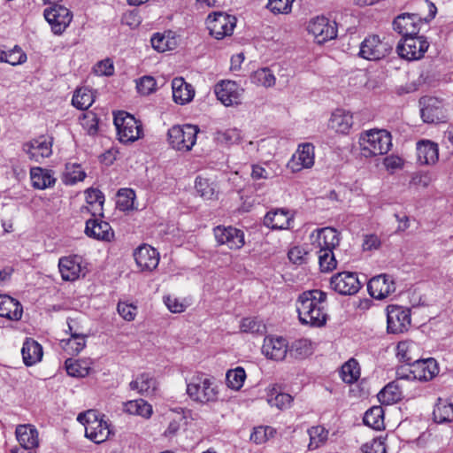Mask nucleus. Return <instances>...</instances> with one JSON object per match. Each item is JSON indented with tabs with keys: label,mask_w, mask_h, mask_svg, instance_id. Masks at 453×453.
<instances>
[{
	"label": "nucleus",
	"mask_w": 453,
	"mask_h": 453,
	"mask_svg": "<svg viewBox=\"0 0 453 453\" xmlns=\"http://www.w3.org/2000/svg\"><path fill=\"white\" fill-rule=\"evenodd\" d=\"M85 234L88 237L108 242L114 236L110 224L96 218L89 219L86 221Z\"/></svg>",
	"instance_id": "obj_25"
},
{
	"label": "nucleus",
	"mask_w": 453,
	"mask_h": 453,
	"mask_svg": "<svg viewBox=\"0 0 453 453\" xmlns=\"http://www.w3.org/2000/svg\"><path fill=\"white\" fill-rule=\"evenodd\" d=\"M65 365L68 375L83 378L89 373L92 361L90 359L73 360L69 358L65 360Z\"/></svg>",
	"instance_id": "obj_39"
},
{
	"label": "nucleus",
	"mask_w": 453,
	"mask_h": 453,
	"mask_svg": "<svg viewBox=\"0 0 453 453\" xmlns=\"http://www.w3.org/2000/svg\"><path fill=\"white\" fill-rule=\"evenodd\" d=\"M44 18L55 35H62L73 19L72 12L63 5L55 4L44 10Z\"/></svg>",
	"instance_id": "obj_12"
},
{
	"label": "nucleus",
	"mask_w": 453,
	"mask_h": 453,
	"mask_svg": "<svg viewBox=\"0 0 453 453\" xmlns=\"http://www.w3.org/2000/svg\"><path fill=\"white\" fill-rule=\"evenodd\" d=\"M316 242L319 250L333 251L340 243V233L333 227H324L318 231Z\"/></svg>",
	"instance_id": "obj_32"
},
{
	"label": "nucleus",
	"mask_w": 453,
	"mask_h": 453,
	"mask_svg": "<svg viewBox=\"0 0 453 453\" xmlns=\"http://www.w3.org/2000/svg\"><path fill=\"white\" fill-rule=\"evenodd\" d=\"M367 288L370 296L378 300L388 297L395 290L394 281L387 274L372 277L368 282Z\"/></svg>",
	"instance_id": "obj_22"
},
{
	"label": "nucleus",
	"mask_w": 453,
	"mask_h": 453,
	"mask_svg": "<svg viewBox=\"0 0 453 453\" xmlns=\"http://www.w3.org/2000/svg\"><path fill=\"white\" fill-rule=\"evenodd\" d=\"M134 257L141 271L152 272L157 267L159 263L158 252L156 249L147 244L138 247L134 252Z\"/></svg>",
	"instance_id": "obj_21"
},
{
	"label": "nucleus",
	"mask_w": 453,
	"mask_h": 453,
	"mask_svg": "<svg viewBox=\"0 0 453 453\" xmlns=\"http://www.w3.org/2000/svg\"><path fill=\"white\" fill-rule=\"evenodd\" d=\"M86 177V173L81 169L79 165H73L72 171L69 166H66V172L64 174L63 181L67 185L75 184L78 181H81Z\"/></svg>",
	"instance_id": "obj_56"
},
{
	"label": "nucleus",
	"mask_w": 453,
	"mask_h": 453,
	"mask_svg": "<svg viewBox=\"0 0 453 453\" xmlns=\"http://www.w3.org/2000/svg\"><path fill=\"white\" fill-rule=\"evenodd\" d=\"M123 411L130 415L150 418L153 414L152 405L143 399L127 401L124 403Z\"/></svg>",
	"instance_id": "obj_38"
},
{
	"label": "nucleus",
	"mask_w": 453,
	"mask_h": 453,
	"mask_svg": "<svg viewBox=\"0 0 453 453\" xmlns=\"http://www.w3.org/2000/svg\"><path fill=\"white\" fill-rule=\"evenodd\" d=\"M387 333L391 334H404L411 326V309L396 304H389L386 308Z\"/></svg>",
	"instance_id": "obj_7"
},
{
	"label": "nucleus",
	"mask_w": 453,
	"mask_h": 453,
	"mask_svg": "<svg viewBox=\"0 0 453 453\" xmlns=\"http://www.w3.org/2000/svg\"><path fill=\"white\" fill-rule=\"evenodd\" d=\"M114 125L121 143H132L143 136L141 121L127 111H120L114 114Z\"/></svg>",
	"instance_id": "obj_3"
},
{
	"label": "nucleus",
	"mask_w": 453,
	"mask_h": 453,
	"mask_svg": "<svg viewBox=\"0 0 453 453\" xmlns=\"http://www.w3.org/2000/svg\"><path fill=\"white\" fill-rule=\"evenodd\" d=\"M134 192L132 189L125 188L118 191L117 205L121 211L130 209L134 204Z\"/></svg>",
	"instance_id": "obj_54"
},
{
	"label": "nucleus",
	"mask_w": 453,
	"mask_h": 453,
	"mask_svg": "<svg viewBox=\"0 0 453 453\" xmlns=\"http://www.w3.org/2000/svg\"><path fill=\"white\" fill-rule=\"evenodd\" d=\"M23 361L26 365L31 366L39 362L42 357V346L33 339H27L21 349Z\"/></svg>",
	"instance_id": "obj_35"
},
{
	"label": "nucleus",
	"mask_w": 453,
	"mask_h": 453,
	"mask_svg": "<svg viewBox=\"0 0 453 453\" xmlns=\"http://www.w3.org/2000/svg\"><path fill=\"white\" fill-rule=\"evenodd\" d=\"M288 342L283 337L266 336L262 346V353L270 359L283 360L288 353Z\"/></svg>",
	"instance_id": "obj_23"
},
{
	"label": "nucleus",
	"mask_w": 453,
	"mask_h": 453,
	"mask_svg": "<svg viewBox=\"0 0 453 453\" xmlns=\"http://www.w3.org/2000/svg\"><path fill=\"white\" fill-rule=\"evenodd\" d=\"M243 91V88L233 81H222L215 86L217 98L225 106L240 104Z\"/></svg>",
	"instance_id": "obj_15"
},
{
	"label": "nucleus",
	"mask_w": 453,
	"mask_h": 453,
	"mask_svg": "<svg viewBox=\"0 0 453 453\" xmlns=\"http://www.w3.org/2000/svg\"><path fill=\"white\" fill-rule=\"evenodd\" d=\"M308 253L303 248L295 246L288 250V257L289 260L296 265H302L306 261V256Z\"/></svg>",
	"instance_id": "obj_62"
},
{
	"label": "nucleus",
	"mask_w": 453,
	"mask_h": 453,
	"mask_svg": "<svg viewBox=\"0 0 453 453\" xmlns=\"http://www.w3.org/2000/svg\"><path fill=\"white\" fill-rule=\"evenodd\" d=\"M117 310L119 314L127 321H132L134 319L136 315V306L124 302H119L117 306Z\"/></svg>",
	"instance_id": "obj_61"
},
{
	"label": "nucleus",
	"mask_w": 453,
	"mask_h": 453,
	"mask_svg": "<svg viewBox=\"0 0 453 453\" xmlns=\"http://www.w3.org/2000/svg\"><path fill=\"white\" fill-rule=\"evenodd\" d=\"M59 272L62 279L66 281L77 280L81 272L80 258L77 257H65L59 259Z\"/></svg>",
	"instance_id": "obj_31"
},
{
	"label": "nucleus",
	"mask_w": 453,
	"mask_h": 453,
	"mask_svg": "<svg viewBox=\"0 0 453 453\" xmlns=\"http://www.w3.org/2000/svg\"><path fill=\"white\" fill-rule=\"evenodd\" d=\"M30 179L32 186L36 189H45L52 187L56 182L52 171L42 167H32Z\"/></svg>",
	"instance_id": "obj_34"
},
{
	"label": "nucleus",
	"mask_w": 453,
	"mask_h": 453,
	"mask_svg": "<svg viewBox=\"0 0 453 453\" xmlns=\"http://www.w3.org/2000/svg\"><path fill=\"white\" fill-rule=\"evenodd\" d=\"M214 235L219 244L226 245L231 250L240 249L244 244L243 233L232 226H219L214 228Z\"/></svg>",
	"instance_id": "obj_20"
},
{
	"label": "nucleus",
	"mask_w": 453,
	"mask_h": 453,
	"mask_svg": "<svg viewBox=\"0 0 453 453\" xmlns=\"http://www.w3.org/2000/svg\"><path fill=\"white\" fill-rule=\"evenodd\" d=\"M353 125V116L343 109H336L331 115L328 127L337 133L347 134Z\"/></svg>",
	"instance_id": "obj_30"
},
{
	"label": "nucleus",
	"mask_w": 453,
	"mask_h": 453,
	"mask_svg": "<svg viewBox=\"0 0 453 453\" xmlns=\"http://www.w3.org/2000/svg\"><path fill=\"white\" fill-rule=\"evenodd\" d=\"M314 146L311 143L302 144L292 156L288 167L293 173L300 172L304 168H311L314 165Z\"/></svg>",
	"instance_id": "obj_18"
},
{
	"label": "nucleus",
	"mask_w": 453,
	"mask_h": 453,
	"mask_svg": "<svg viewBox=\"0 0 453 453\" xmlns=\"http://www.w3.org/2000/svg\"><path fill=\"white\" fill-rule=\"evenodd\" d=\"M242 139V132L238 128H228L217 131L215 140L222 145H234L239 143Z\"/></svg>",
	"instance_id": "obj_45"
},
{
	"label": "nucleus",
	"mask_w": 453,
	"mask_h": 453,
	"mask_svg": "<svg viewBox=\"0 0 453 453\" xmlns=\"http://www.w3.org/2000/svg\"><path fill=\"white\" fill-rule=\"evenodd\" d=\"M310 436V449H316L326 443L328 438V431L322 426H312L308 430Z\"/></svg>",
	"instance_id": "obj_46"
},
{
	"label": "nucleus",
	"mask_w": 453,
	"mask_h": 453,
	"mask_svg": "<svg viewBox=\"0 0 453 453\" xmlns=\"http://www.w3.org/2000/svg\"><path fill=\"white\" fill-rule=\"evenodd\" d=\"M421 118L426 123L445 122L448 118L447 104L437 97L426 96L420 99Z\"/></svg>",
	"instance_id": "obj_10"
},
{
	"label": "nucleus",
	"mask_w": 453,
	"mask_h": 453,
	"mask_svg": "<svg viewBox=\"0 0 453 453\" xmlns=\"http://www.w3.org/2000/svg\"><path fill=\"white\" fill-rule=\"evenodd\" d=\"M293 397L287 393L277 392L275 388L268 395L267 402L271 406H275L280 410L287 409L290 406Z\"/></svg>",
	"instance_id": "obj_50"
},
{
	"label": "nucleus",
	"mask_w": 453,
	"mask_h": 453,
	"mask_svg": "<svg viewBox=\"0 0 453 453\" xmlns=\"http://www.w3.org/2000/svg\"><path fill=\"white\" fill-rule=\"evenodd\" d=\"M267 432L273 436L275 430L271 426H258L250 434V440L257 444H261L268 440Z\"/></svg>",
	"instance_id": "obj_58"
},
{
	"label": "nucleus",
	"mask_w": 453,
	"mask_h": 453,
	"mask_svg": "<svg viewBox=\"0 0 453 453\" xmlns=\"http://www.w3.org/2000/svg\"><path fill=\"white\" fill-rule=\"evenodd\" d=\"M319 263L322 272H329L336 268L337 262L333 251H319Z\"/></svg>",
	"instance_id": "obj_55"
},
{
	"label": "nucleus",
	"mask_w": 453,
	"mask_h": 453,
	"mask_svg": "<svg viewBox=\"0 0 453 453\" xmlns=\"http://www.w3.org/2000/svg\"><path fill=\"white\" fill-rule=\"evenodd\" d=\"M391 51L392 46L388 42L377 35H371L361 42L358 55L366 60L377 61L388 56Z\"/></svg>",
	"instance_id": "obj_9"
},
{
	"label": "nucleus",
	"mask_w": 453,
	"mask_h": 453,
	"mask_svg": "<svg viewBox=\"0 0 453 453\" xmlns=\"http://www.w3.org/2000/svg\"><path fill=\"white\" fill-rule=\"evenodd\" d=\"M360 376V369L355 359L346 362L341 369V377L348 384H352L357 380Z\"/></svg>",
	"instance_id": "obj_48"
},
{
	"label": "nucleus",
	"mask_w": 453,
	"mask_h": 453,
	"mask_svg": "<svg viewBox=\"0 0 453 453\" xmlns=\"http://www.w3.org/2000/svg\"><path fill=\"white\" fill-rule=\"evenodd\" d=\"M289 353L295 358L305 357L311 353V343L305 339L296 341L289 349Z\"/></svg>",
	"instance_id": "obj_52"
},
{
	"label": "nucleus",
	"mask_w": 453,
	"mask_h": 453,
	"mask_svg": "<svg viewBox=\"0 0 453 453\" xmlns=\"http://www.w3.org/2000/svg\"><path fill=\"white\" fill-rule=\"evenodd\" d=\"M411 365V373L412 375H409V377H412L414 380L428 381L439 372L437 362L431 357L423 359L420 356L417 362H413Z\"/></svg>",
	"instance_id": "obj_19"
},
{
	"label": "nucleus",
	"mask_w": 453,
	"mask_h": 453,
	"mask_svg": "<svg viewBox=\"0 0 453 453\" xmlns=\"http://www.w3.org/2000/svg\"><path fill=\"white\" fill-rule=\"evenodd\" d=\"M365 425L375 429L384 428V411L381 406H373L364 415Z\"/></svg>",
	"instance_id": "obj_43"
},
{
	"label": "nucleus",
	"mask_w": 453,
	"mask_h": 453,
	"mask_svg": "<svg viewBox=\"0 0 453 453\" xmlns=\"http://www.w3.org/2000/svg\"><path fill=\"white\" fill-rule=\"evenodd\" d=\"M150 42L153 49L158 52L172 50L177 46V40L172 31L154 34Z\"/></svg>",
	"instance_id": "obj_37"
},
{
	"label": "nucleus",
	"mask_w": 453,
	"mask_h": 453,
	"mask_svg": "<svg viewBox=\"0 0 453 453\" xmlns=\"http://www.w3.org/2000/svg\"><path fill=\"white\" fill-rule=\"evenodd\" d=\"M240 329L243 333L263 334L265 332V326L257 318H244L242 319Z\"/></svg>",
	"instance_id": "obj_51"
},
{
	"label": "nucleus",
	"mask_w": 453,
	"mask_h": 453,
	"mask_svg": "<svg viewBox=\"0 0 453 453\" xmlns=\"http://www.w3.org/2000/svg\"><path fill=\"white\" fill-rule=\"evenodd\" d=\"M418 160L422 165H433L438 161V145L431 141H421L417 143Z\"/></svg>",
	"instance_id": "obj_33"
},
{
	"label": "nucleus",
	"mask_w": 453,
	"mask_h": 453,
	"mask_svg": "<svg viewBox=\"0 0 453 453\" xmlns=\"http://www.w3.org/2000/svg\"><path fill=\"white\" fill-rule=\"evenodd\" d=\"M308 31L320 44L335 38L337 35L336 23L330 21L324 16L312 19L309 23Z\"/></svg>",
	"instance_id": "obj_14"
},
{
	"label": "nucleus",
	"mask_w": 453,
	"mask_h": 453,
	"mask_svg": "<svg viewBox=\"0 0 453 453\" xmlns=\"http://www.w3.org/2000/svg\"><path fill=\"white\" fill-rule=\"evenodd\" d=\"M94 102L93 91L86 87L79 88L75 90L72 104L79 110H87Z\"/></svg>",
	"instance_id": "obj_42"
},
{
	"label": "nucleus",
	"mask_w": 453,
	"mask_h": 453,
	"mask_svg": "<svg viewBox=\"0 0 453 453\" xmlns=\"http://www.w3.org/2000/svg\"><path fill=\"white\" fill-rule=\"evenodd\" d=\"M245 370L241 366L227 371L226 374L227 387L236 391L242 388L245 381Z\"/></svg>",
	"instance_id": "obj_47"
},
{
	"label": "nucleus",
	"mask_w": 453,
	"mask_h": 453,
	"mask_svg": "<svg viewBox=\"0 0 453 453\" xmlns=\"http://www.w3.org/2000/svg\"><path fill=\"white\" fill-rule=\"evenodd\" d=\"M421 24L422 20L417 14L405 12L396 16L392 26L395 32L406 37L418 35Z\"/></svg>",
	"instance_id": "obj_16"
},
{
	"label": "nucleus",
	"mask_w": 453,
	"mask_h": 453,
	"mask_svg": "<svg viewBox=\"0 0 453 453\" xmlns=\"http://www.w3.org/2000/svg\"><path fill=\"white\" fill-rule=\"evenodd\" d=\"M291 221L289 211L284 209L270 211L264 218V225L272 229H288Z\"/></svg>",
	"instance_id": "obj_28"
},
{
	"label": "nucleus",
	"mask_w": 453,
	"mask_h": 453,
	"mask_svg": "<svg viewBox=\"0 0 453 453\" xmlns=\"http://www.w3.org/2000/svg\"><path fill=\"white\" fill-rule=\"evenodd\" d=\"M22 314L23 307L18 300L7 295H0V317L18 321L21 319Z\"/></svg>",
	"instance_id": "obj_27"
},
{
	"label": "nucleus",
	"mask_w": 453,
	"mask_h": 453,
	"mask_svg": "<svg viewBox=\"0 0 453 453\" xmlns=\"http://www.w3.org/2000/svg\"><path fill=\"white\" fill-rule=\"evenodd\" d=\"M434 420L436 423H448L453 421V404L447 400L438 398L433 411Z\"/></svg>",
	"instance_id": "obj_41"
},
{
	"label": "nucleus",
	"mask_w": 453,
	"mask_h": 453,
	"mask_svg": "<svg viewBox=\"0 0 453 453\" xmlns=\"http://www.w3.org/2000/svg\"><path fill=\"white\" fill-rule=\"evenodd\" d=\"M275 81L273 73L268 68L258 69L251 75L252 83L265 88H271L274 86Z\"/></svg>",
	"instance_id": "obj_49"
},
{
	"label": "nucleus",
	"mask_w": 453,
	"mask_h": 453,
	"mask_svg": "<svg viewBox=\"0 0 453 453\" xmlns=\"http://www.w3.org/2000/svg\"><path fill=\"white\" fill-rule=\"evenodd\" d=\"M86 201L90 205L98 203V205L100 207L99 211H101V212L99 214L101 216H103L102 211H103V204L104 203V196L99 189H97V188L87 189L86 190Z\"/></svg>",
	"instance_id": "obj_59"
},
{
	"label": "nucleus",
	"mask_w": 453,
	"mask_h": 453,
	"mask_svg": "<svg viewBox=\"0 0 453 453\" xmlns=\"http://www.w3.org/2000/svg\"><path fill=\"white\" fill-rule=\"evenodd\" d=\"M86 346V334L82 332L72 333V337L65 342V348L78 354Z\"/></svg>",
	"instance_id": "obj_53"
},
{
	"label": "nucleus",
	"mask_w": 453,
	"mask_h": 453,
	"mask_svg": "<svg viewBox=\"0 0 453 453\" xmlns=\"http://www.w3.org/2000/svg\"><path fill=\"white\" fill-rule=\"evenodd\" d=\"M156 81L152 76H142L136 81L137 91L143 96L150 95L156 89Z\"/></svg>",
	"instance_id": "obj_57"
},
{
	"label": "nucleus",
	"mask_w": 453,
	"mask_h": 453,
	"mask_svg": "<svg viewBox=\"0 0 453 453\" xmlns=\"http://www.w3.org/2000/svg\"><path fill=\"white\" fill-rule=\"evenodd\" d=\"M129 386L131 389L137 390L141 395L149 396L156 392L157 382L156 379L149 373H142L134 380H132Z\"/></svg>",
	"instance_id": "obj_36"
},
{
	"label": "nucleus",
	"mask_w": 453,
	"mask_h": 453,
	"mask_svg": "<svg viewBox=\"0 0 453 453\" xmlns=\"http://www.w3.org/2000/svg\"><path fill=\"white\" fill-rule=\"evenodd\" d=\"M27 60L26 54L20 48L15 46L13 49L8 50L7 63L12 65H17L24 63Z\"/></svg>",
	"instance_id": "obj_63"
},
{
	"label": "nucleus",
	"mask_w": 453,
	"mask_h": 453,
	"mask_svg": "<svg viewBox=\"0 0 453 453\" xmlns=\"http://www.w3.org/2000/svg\"><path fill=\"white\" fill-rule=\"evenodd\" d=\"M330 286L332 289L342 296H352L361 288V283L357 273L342 272L331 277Z\"/></svg>",
	"instance_id": "obj_13"
},
{
	"label": "nucleus",
	"mask_w": 453,
	"mask_h": 453,
	"mask_svg": "<svg viewBox=\"0 0 453 453\" xmlns=\"http://www.w3.org/2000/svg\"><path fill=\"white\" fill-rule=\"evenodd\" d=\"M77 420L84 425L86 437L95 443L104 442L109 437V426L98 411L88 410L80 413Z\"/></svg>",
	"instance_id": "obj_4"
},
{
	"label": "nucleus",
	"mask_w": 453,
	"mask_h": 453,
	"mask_svg": "<svg viewBox=\"0 0 453 453\" xmlns=\"http://www.w3.org/2000/svg\"><path fill=\"white\" fill-rule=\"evenodd\" d=\"M207 27L210 34L218 40L231 35L236 24L234 16L223 12H215L207 18Z\"/></svg>",
	"instance_id": "obj_11"
},
{
	"label": "nucleus",
	"mask_w": 453,
	"mask_h": 453,
	"mask_svg": "<svg viewBox=\"0 0 453 453\" xmlns=\"http://www.w3.org/2000/svg\"><path fill=\"white\" fill-rule=\"evenodd\" d=\"M268 8L274 13H288L294 0H268Z\"/></svg>",
	"instance_id": "obj_60"
},
{
	"label": "nucleus",
	"mask_w": 453,
	"mask_h": 453,
	"mask_svg": "<svg viewBox=\"0 0 453 453\" xmlns=\"http://www.w3.org/2000/svg\"><path fill=\"white\" fill-rule=\"evenodd\" d=\"M361 449L363 453H386L384 442L378 439L365 443Z\"/></svg>",
	"instance_id": "obj_64"
},
{
	"label": "nucleus",
	"mask_w": 453,
	"mask_h": 453,
	"mask_svg": "<svg viewBox=\"0 0 453 453\" xmlns=\"http://www.w3.org/2000/svg\"><path fill=\"white\" fill-rule=\"evenodd\" d=\"M195 188L196 192L206 200L217 198L218 191L216 189V184L207 178L198 176L196 179Z\"/></svg>",
	"instance_id": "obj_44"
},
{
	"label": "nucleus",
	"mask_w": 453,
	"mask_h": 453,
	"mask_svg": "<svg viewBox=\"0 0 453 453\" xmlns=\"http://www.w3.org/2000/svg\"><path fill=\"white\" fill-rule=\"evenodd\" d=\"M359 144L364 157H376L388 152L392 146V137L384 129H371L361 134Z\"/></svg>",
	"instance_id": "obj_2"
},
{
	"label": "nucleus",
	"mask_w": 453,
	"mask_h": 453,
	"mask_svg": "<svg viewBox=\"0 0 453 453\" xmlns=\"http://www.w3.org/2000/svg\"><path fill=\"white\" fill-rule=\"evenodd\" d=\"M421 356V349L418 343L411 340L399 342L396 346V357L400 362L411 365L417 362Z\"/></svg>",
	"instance_id": "obj_26"
},
{
	"label": "nucleus",
	"mask_w": 453,
	"mask_h": 453,
	"mask_svg": "<svg viewBox=\"0 0 453 453\" xmlns=\"http://www.w3.org/2000/svg\"><path fill=\"white\" fill-rule=\"evenodd\" d=\"M428 47L426 39L416 35L403 37L396 46V51L401 58L412 61L422 58Z\"/></svg>",
	"instance_id": "obj_8"
},
{
	"label": "nucleus",
	"mask_w": 453,
	"mask_h": 453,
	"mask_svg": "<svg viewBox=\"0 0 453 453\" xmlns=\"http://www.w3.org/2000/svg\"><path fill=\"white\" fill-rule=\"evenodd\" d=\"M326 293L319 289L303 292L297 299L296 310L303 325L322 326L327 319Z\"/></svg>",
	"instance_id": "obj_1"
},
{
	"label": "nucleus",
	"mask_w": 453,
	"mask_h": 453,
	"mask_svg": "<svg viewBox=\"0 0 453 453\" xmlns=\"http://www.w3.org/2000/svg\"><path fill=\"white\" fill-rule=\"evenodd\" d=\"M51 147V139L42 135L24 143L23 150L31 160L41 162L42 159L49 157L52 154Z\"/></svg>",
	"instance_id": "obj_17"
},
{
	"label": "nucleus",
	"mask_w": 453,
	"mask_h": 453,
	"mask_svg": "<svg viewBox=\"0 0 453 453\" xmlns=\"http://www.w3.org/2000/svg\"><path fill=\"white\" fill-rule=\"evenodd\" d=\"M15 434L24 450H33L39 446L38 431L33 425L17 426Z\"/></svg>",
	"instance_id": "obj_24"
},
{
	"label": "nucleus",
	"mask_w": 453,
	"mask_h": 453,
	"mask_svg": "<svg viewBox=\"0 0 453 453\" xmlns=\"http://www.w3.org/2000/svg\"><path fill=\"white\" fill-rule=\"evenodd\" d=\"M198 132L199 128L194 125H176L168 130V142L176 150L189 151L196 144Z\"/></svg>",
	"instance_id": "obj_6"
},
{
	"label": "nucleus",
	"mask_w": 453,
	"mask_h": 453,
	"mask_svg": "<svg viewBox=\"0 0 453 453\" xmlns=\"http://www.w3.org/2000/svg\"><path fill=\"white\" fill-rule=\"evenodd\" d=\"M187 394L193 401L205 404L218 400L219 390L211 379L196 376L188 383Z\"/></svg>",
	"instance_id": "obj_5"
},
{
	"label": "nucleus",
	"mask_w": 453,
	"mask_h": 453,
	"mask_svg": "<svg viewBox=\"0 0 453 453\" xmlns=\"http://www.w3.org/2000/svg\"><path fill=\"white\" fill-rule=\"evenodd\" d=\"M172 88L174 102L181 105L189 103L195 96L192 86L187 83L182 77H176L173 80Z\"/></svg>",
	"instance_id": "obj_29"
},
{
	"label": "nucleus",
	"mask_w": 453,
	"mask_h": 453,
	"mask_svg": "<svg viewBox=\"0 0 453 453\" xmlns=\"http://www.w3.org/2000/svg\"><path fill=\"white\" fill-rule=\"evenodd\" d=\"M402 397V391L396 381L389 382L378 394L379 401L385 405L397 403Z\"/></svg>",
	"instance_id": "obj_40"
}]
</instances>
